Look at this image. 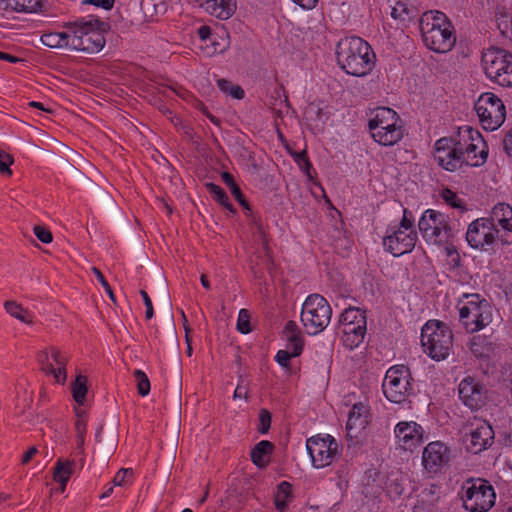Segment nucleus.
Instances as JSON below:
<instances>
[{
  "label": "nucleus",
  "mask_w": 512,
  "mask_h": 512,
  "mask_svg": "<svg viewBox=\"0 0 512 512\" xmlns=\"http://www.w3.org/2000/svg\"><path fill=\"white\" fill-rule=\"evenodd\" d=\"M336 58L340 68L355 77L367 76L376 64V55L369 43L357 36L345 37L338 42Z\"/></svg>",
  "instance_id": "obj_1"
},
{
  "label": "nucleus",
  "mask_w": 512,
  "mask_h": 512,
  "mask_svg": "<svg viewBox=\"0 0 512 512\" xmlns=\"http://www.w3.org/2000/svg\"><path fill=\"white\" fill-rule=\"evenodd\" d=\"M64 28L69 29L70 48L93 54L103 49L106 43L104 32L109 29V24L90 16L67 22Z\"/></svg>",
  "instance_id": "obj_2"
},
{
  "label": "nucleus",
  "mask_w": 512,
  "mask_h": 512,
  "mask_svg": "<svg viewBox=\"0 0 512 512\" xmlns=\"http://www.w3.org/2000/svg\"><path fill=\"white\" fill-rule=\"evenodd\" d=\"M419 27L425 46L431 51L447 53L454 47L455 29L443 12H425L419 19Z\"/></svg>",
  "instance_id": "obj_3"
},
{
  "label": "nucleus",
  "mask_w": 512,
  "mask_h": 512,
  "mask_svg": "<svg viewBox=\"0 0 512 512\" xmlns=\"http://www.w3.org/2000/svg\"><path fill=\"white\" fill-rule=\"evenodd\" d=\"M459 322L468 333L482 330L492 322L490 303L477 293H464L457 301Z\"/></svg>",
  "instance_id": "obj_4"
},
{
  "label": "nucleus",
  "mask_w": 512,
  "mask_h": 512,
  "mask_svg": "<svg viewBox=\"0 0 512 512\" xmlns=\"http://www.w3.org/2000/svg\"><path fill=\"white\" fill-rule=\"evenodd\" d=\"M418 228L428 244L443 246L452 243L457 229L450 217L438 210H425L419 221Z\"/></svg>",
  "instance_id": "obj_5"
},
{
  "label": "nucleus",
  "mask_w": 512,
  "mask_h": 512,
  "mask_svg": "<svg viewBox=\"0 0 512 512\" xmlns=\"http://www.w3.org/2000/svg\"><path fill=\"white\" fill-rule=\"evenodd\" d=\"M398 114L391 108L379 107L369 120L368 127L372 138L382 146H392L403 138V128Z\"/></svg>",
  "instance_id": "obj_6"
},
{
  "label": "nucleus",
  "mask_w": 512,
  "mask_h": 512,
  "mask_svg": "<svg viewBox=\"0 0 512 512\" xmlns=\"http://www.w3.org/2000/svg\"><path fill=\"white\" fill-rule=\"evenodd\" d=\"M421 344L429 357L436 361L446 359L453 346V334L447 325L430 320L422 328Z\"/></svg>",
  "instance_id": "obj_7"
},
{
  "label": "nucleus",
  "mask_w": 512,
  "mask_h": 512,
  "mask_svg": "<svg viewBox=\"0 0 512 512\" xmlns=\"http://www.w3.org/2000/svg\"><path fill=\"white\" fill-rule=\"evenodd\" d=\"M332 308L320 294L309 295L302 305L301 322L310 335L321 333L330 323Z\"/></svg>",
  "instance_id": "obj_8"
},
{
  "label": "nucleus",
  "mask_w": 512,
  "mask_h": 512,
  "mask_svg": "<svg viewBox=\"0 0 512 512\" xmlns=\"http://www.w3.org/2000/svg\"><path fill=\"white\" fill-rule=\"evenodd\" d=\"M412 376L405 365L390 367L384 377L382 389L385 397L392 403L402 404L413 395Z\"/></svg>",
  "instance_id": "obj_9"
},
{
  "label": "nucleus",
  "mask_w": 512,
  "mask_h": 512,
  "mask_svg": "<svg viewBox=\"0 0 512 512\" xmlns=\"http://www.w3.org/2000/svg\"><path fill=\"white\" fill-rule=\"evenodd\" d=\"M486 76L502 87H512V53L500 48L489 49L482 57Z\"/></svg>",
  "instance_id": "obj_10"
},
{
  "label": "nucleus",
  "mask_w": 512,
  "mask_h": 512,
  "mask_svg": "<svg viewBox=\"0 0 512 512\" xmlns=\"http://www.w3.org/2000/svg\"><path fill=\"white\" fill-rule=\"evenodd\" d=\"M474 108L481 125L486 130L494 131L505 121V105L494 93H482L475 102Z\"/></svg>",
  "instance_id": "obj_11"
},
{
  "label": "nucleus",
  "mask_w": 512,
  "mask_h": 512,
  "mask_svg": "<svg viewBox=\"0 0 512 512\" xmlns=\"http://www.w3.org/2000/svg\"><path fill=\"white\" fill-rule=\"evenodd\" d=\"M495 492L488 481L483 479L469 480L465 485L463 503L470 512H486L495 503Z\"/></svg>",
  "instance_id": "obj_12"
},
{
  "label": "nucleus",
  "mask_w": 512,
  "mask_h": 512,
  "mask_svg": "<svg viewBox=\"0 0 512 512\" xmlns=\"http://www.w3.org/2000/svg\"><path fill=\"white\" fill-rule=\"evenodd\" d=\"M499 232L500 230L494 228L488 218L482 217L469 224L466 240L473 249L492 251L499 240Z\"/></svg>",
  "instance_id": "obj_13"
},
{
  "label": "nucleus",
  "mask_w": 512,
  "mask_h": 512,
  "mask_svg": "<svg viewBox=\"0 0 512 512\" xmlns=\"http://www.w3.org/2000/svg\"><path fill=\"white\" fill-rule=\"evenodd\" d=\"M462 139L458 140L461 145L462 158L466 166L478 167L483 165L488 156V151L481 135L473 131L471 127L465 126L460 132Z\"/></svg>",
  "instance_id": "obj_14"
},
{
  "label": "nucleus",
  "mask_w": 512,
  "mask_h": 512,
  "mask_svg": "<svg viewBox=\"0 0 512 512\" xmlns=\"http://www.w3.org/2000/svg\"><path fill=\"white\" fill-rule=\"evenodd\" d=\"M306 448L313 466L317 469L329 466L338 454V443L331 435L309 438Z\"/></svg>",
  "instance_id": "obj_15"
},
{
  "label": "nucleus",
  "mask_w": 512,
  "mask_h": 512,
  "mask_svg": "<svg viewBox=\"0 0 512 512\" xmlns=\"http://www.w3.org/2000/svg\"><path fill=\"white\" fill-rule=\"evenodd\" d=\"M459 141L453 138H441L435 143L434 159L443 169L456 171L465 165Z\"/></svg>",
  "instance_id": "obj_16"
},
{
  "label": "nucleus",
  "mask_w": 512,
  "mask_h": 512,
  "mask_svg": "<svg viewBox=\"0 0 512 512\" xmlns=\"http://www.w3.org/2000/svg\"><path fill=\"white\" fill-rule=\"evenodd\" d=\"M464 443L469 452L478 454L487 449L493 442L494 431L484 420H475L466 426Z\"/></svg>",
  "instance_id": "obj_17"
},
{
  "label": "nucleus",
  "mask_w": 512,
  "mask_h": 512,
  "mask_svg": "<svg viewBox=\"0 0 512 512\" xmlns=\"http://www.w3.org/2000/svg\"><path fill=\"white\" fill-rule=\"evenodd\" d=\"M37 361L44 373L52 375L59 384L65 383L67 379L66 365L68 359L59 349L51 346L38 352Z\"/></svg>",
  "instance_id": "obj_18"
},
{
  "label": "nucleus",
  "mask_w": 512,
  "mask_h": 512,
  "mask_svg": "<svg viewBox=\"0 0 512 512\" xmlns=\"http://www.w3.org/2000/svg\"><path fill=\"white\" fill-rule=\"evenodd\" d=\"M418 239L417 232H409L388 227L383 237L384 250L394 257L410 253Z\"/></svg>",
  "instance_id": "obj_19"
},
{
  "label": "nucleus",
  "mask_w": 512,
  "mask_h": 512,
  "mask_svg": "<svg viewBox=\"0 0 512 512\" xmlns=\"http://www.w3.org/2000/svg\"><path fill=\"white\" fill-rule=\"evenodd\" d=\"M424 429L415 421H401L394 427V435L398 446L413 452L424 442Z\"/></svg>",
  "instance_id": "obj_20"
},
{
  "label": "nucleus",
  "mask_w": 512,
  "mask_h": 512,
  "mask_svg": "<svg viewBox=\"0 0 512 512\" xmlns=\"http://www.w3.org/2000/svg\"><path fill=\"white\" fill-rule=\"evenodd\" d=\"M450 449L441 441L427 444L422 453V465L431 475L439 473L450 462Z\"/></svg>",
  "instance_id": "obj_21"
},
{
  "label": "nucleus",
  "mask_w": 512,
  "mask_h": 512,
  "mask_svg": "<svg viewBox=\"0 0 512 512\" xmlns=\"http://www.w3.org/2000/svg\"><path fill=\"white\" fill-rule=\"evenodd\" d=\"M494 228L500 230L499 240L503 245L512 244V207L507 203L496 204L487 217Z\"/></svg>",
  "instance_id": "obj_22"
},
{
  "label": "nucleus",
  "mask_w": 512,
  "mask_h": 512,
  "mask_svg": "<svg viewBox=\"0 0 512 512\" xmlns=\"http://www.w3.org/2000/svg\"><path fill=\"white\" fill-rule=\"evenodd\" d=\"M459 398L471 410L480 409L486 399L484 386L472 377L464 378L458 387Z\"/></svg>",
  "instance_id": "obj_23"
},
{
  "label": "nucleus",
  "mask_w": 512,
  "mask_h": 512,
  "mask_svg": "<svg viewBox=\"0 0 512 512\" xmlns=\"http://www.w3.org/2000/svg\"><path fill=\"white\" fill-rule=\"evenodd\" d=\"M370 407L366 402L355 403L348 414L346 423L347 434L351 438L363 431L370 422Z\"/></svg>",
  "instance_id": "obj_24"
},
{
  "label": "nucleus",
  "mask_w": 512,
  "mask_h": 512,
  "mask_svg": "<svg viewBox=\"0 0 512 512\" xmlns=\"http://www.w3.org/2000/svg\"><path fill=\"white\" fill-rule=\"evenodd\" d=\"M286 339V349L292 351V355H301L304 347V340L301 331L295 321H288L283 330Z\"/></svg>",
  "instance_id": "obj_25"
},
{
  "label": "nucleus",
  "mask_w": 512,
  "mask_h": 512,
  "mask_svg": "<svg viewBox=\"0 0 512 512\" xmlns=\"http://www.w3.org/2000/svg\"><path fill=\"white\" fill-rule=\"evenodd\" d=\"M341 329L343 333L341 337L343 345L352 350L363 342L367 331V325H364V323L360 325H346L341 327Z\"/></svg>",
  "instance_id": "obj_26"
},
{
  "label": "nucleus",
  "mask_w": 512,
  "mask_h": 512,
  "mask_svg": "<svg viewBox=\"0 0 512 512\" xmlns=\"http://www.w3.org/2000/svg\"><path fill=\"white\" fill-rule=\"evenodd\" d=\"M207 5L210 6L211 10L205 11L221 20L230 18L236 11L234 0H207Z\"/></svg>",
  "instance_id": "obj_27"
},
{
  "label": "nucleus",
  "mask_w": 512,
  "mask_h": 512,
  "mask_svg": "<svg viewBox=\"0 0 512 512\" xmlns=\"http://www.w3.org/2000/svg\"><path fill=\"white\" fill-rule=\"evenodd\" d=\"M293 499V487L288 481H282L277 485L274 495V504L278 511L284 512Z\"/></svg>",
  "instance_id": "obj_28"
},
{
  "label": "nucleus",
  "mask_w": 512,
  "mask_h": 512,
  "mask_svg": "<svg viewBox=\"0 0 512 512\" xmlns=\"http://www.w3.org/2000/svg\"><path fill=\"white\" fill-rule=\"evenodd\" d=\"M391 16L401 24H405L417 16V10L406 1L398 0L392 7Z\"/></svg>",
  "instance_id": "obj_29"
},
{
  "label": "nucleus",
  "mask_w": 512,
  "mask_h": 512,
  "mask_svg": "<svg viewBox=\"0 0 512 512\" xmlns=\"http://www.w3.org/2000/svg\"><path fill=\"white\" fill-rule=\"evenodd\" d=\"M273 444L268 440L257 443L251 451V460L258 467H264L268 463L267 457L273 451Z\"/></svg>",
  "instance_id": "obj_30"
},
{
  "label": "nucleus",
  "mask_w": 512,
  "mask_h": 512,
  "mask_svg": "<svg viewBox=\"0 0 512 512\" xmlns=\"http://www.w3.org/2000/svg\"><path fill=\"white\" fill-rule=\"evenodd\" d=\"M5 8L16 12L36 13L42 11L41 0H4Z\"/></svg>",
  "instance_id": "obj_31"
},
{
  "label": "nucleus",
  "mask_w": 512,
  "mask_h": 512,
  "mask_svg": "<svg viewBox=\"0 0 512 512\" xmlns=\"http://www.w3.org/2000/svg\"><path fill=\"white\" fill-rule=\"evenodd\" d=\"M41 42L50 48L70 47L69 29L63 32H49L41 36Z\"/></svg>",
  "instance_id": "obj_32"
},
{
  "label": "nucleus",
  "mask_w": 512,
  "mask_h": 512,
  "mask_svg": "<svg viewBox=\"0 0 512 512\" xmlns=\"http://www.w3.org/2000/svg\"><path fill=\"white\" fill-rule=\"evenodd\" d=\"M367 325L366 314L365 311L355 308L349 307L345 309L340 315V325L341 327L349 326V325Z\"/></svg>",
  "instance_id": "obj_33"
},
{
  "label": "nucleus",
  "mask_w": 512,
  "mask_h": 512,
  "mask_svg": "<svg viewBox=\"0 0 512 512\" xmlns=\"http://www.w3.org/2000/svg\"><path fill=\"white\" fill-rule=\"evenodd\" d=\"M75 465L74 461H61L58 460L55 468L53 478L56 482L61 483L62 491L65 489L66 483L69 481L72 473L73 467Z\"/></svg>",
  "instance_id": "obj_34"
},
{
  "label": "nucleus",
  "mask_w": 512,
  "mask_h": 512,
  "mask_svg": "<svg viewBox=\"0 0 512 512\" xmlns=\"http://www.w3.org/2000/svg\"><path fill=\"white\" fill-rule=\"evenodd\" d=\"M5 311L12 317L18 319L19 321L26 323V324H32V316L30 312L24 308L21 304L17 303L16 301H6L4 303Z\"/></svg>",
  "instance_id": "obj_35"
},
{
  "label": "nucleus",
  "mask_w": 512,
  "mask_h": 512,
  "mask_svg": "<svg viewBox=\"0 0 512 512\" xmlns=\"http://www.w3.org/2000/svg\"><path fill=\"white\" fill-rule=\"evenodd\" d=\"M206 188L208 192L213 196V198L218 201L224 208L228 211L235 213L236 210L233 205L229 202V197L226 192L219 186L212 182L206 183Z\"/></svg>",
  "instance_id": "obj_36"
},
{
  "label": "nucleus",
  "mask_w": 512,
  "mask_h": 512,
  "mask_svg": "<svg viewBox=\"0 0 512 512\" xmlns=\"http://www.w3.org/2000/svg\"><path fill=\"white\" fill-rule=\"evenodd\" d=\"M87 377L78 375L72 384V395L78 404H83L87 395Z\"/></svg>",
  "instance_id": "obj_37"
},
{
  "label": "nucleus",
  "mask_w": 512,
  "mask_h": 512,
  "mask_svg": "<svg viewBox=\"0 0 512 512\" xmlns=\"http://www.w3.org/2000/svg\"><path fill=\"white\" fill-rule=\"evenodd\" d=\"M218 88L224 92L228 93L235 99H243L245 96L244 90L239 85H234L231 81L226 79H218L217 80Z\"/></svg>",
  "instance_id": "obj_38"
},
{
  "label": "nucleus",
  "mask_w": 512,
  "mask_h": 512,
  "mask_svg": "<svg viewBox=\"0 0 512 512\" xmlns=\"http://www.w3.org/2000/svg\"><path fill=\"white\" fill-rule=\"evenodd\" d=\"M133 376L137 382V391L141 396H147L150 392V381L145 372L142 370H135Z\"/></svg>",
  "instance_id": "obj_39"
},
{
  "label": "nucleus",
  "mask_w": 512,
  "mask_h": 512,
  "mask_svg": "<svg viewBox=\"0 0 512 512\" xmlns=\"http://www.w3.org/2000/svg\"><path fill=\"white\" fill-rule=\"evenodd\" d=\"M485 342L486 338L480 335L474 336L471 339L470 349L475 356L482 357L489 351V347L484 345Z\"/></svg>",
  "instance_id": "obj_40"
},
{
  "label": "nucleus",
  "mask_w": 512,
  "mask_h": 512,
  "mask_svg": "<svg viewBox=\"0 0 512 512\" xmlns=\"http://www.w3.org/2000/svg\"><path fill=\"white\" fill-rule=\"evenodd\" d=\"M133 471L132 469H120L112 480L113 486H126L132 482Z\"/></svg>",
  "instance_id": "obj_41"
},
{
  "label": "nucleus",
  "mask_w": 512,
  "mask_h": 512,
  "mask_svg": "<svg viewBox=\"0 0 512 512\" xmlns=\"http://www.w3.org/2000/svg\"><path fill=\"white\" fill-rule=\"evenodd\" d=\"M237 329L242 334H248L251 332L250 326V314L247 309H241L237 319Z\"/></svg>",
  "instance_id": "obj_42"
},
{
  "label": "nucleus",
  "mask_w": 512,
  "mask_h": 512,
  "mask_svg": "<svg viewBox=\"0 0 512 512\" xmlns=\"http://www.w3.org/2000/svg\"><path fill=\"white\" fill-rule=\"evenodd\" d=\"M294 160L299 165V167L306 173V175L311 178V170H313V167L307 156V152L303 150L299 153H296Z\"/></svg>",
  "instance_id": "obj_43"
},
{
  "label": "nucleus",
  "mask_w": 512,
  "mask_h": 512,
  "mask_svg": "<svg viewBox=\"0 0 512 512\" xmlns=\"http://www.w3.org/2000/svg\"><path fill=\"white\" fill-rule=\"evenodd\" d=\"M442 198L451 207L459 208L462 210L464 209L463 201L451 189H448V188L444 189L442 192Z\"/></svg>",
  "instance_id": "obj_44"
},
{
  "label": "nucleus",
  "mask_w": 512,
  "mask_h": 512,
  "mask_svg": "<svg viewBox=\"0 0 512 512\" xmlns=\"http://www.w3.org/2000/svg\"><path fill=\"white\" fill-rule=\"evenodd\" d=\"M271 426V413L267 409H261L259 412L258 432L261 434L268 433Z\"/></svg>",
  "instance_id": "obj_45"
},
{
  "label": "nucleus",
  "mask_w": 512,
  "mask_h": 512,
  "mask_svg": "<svg viewBox=\"0 0 512 512\" xmlns=\"http://www.w3.org/2000/svg\"><path fill=\"white\" fill-rule=\"evenodd\" d=\"M14 163V159L6 152L0 151V173L11 175L12 171L9 168Z\"/></svg>",
  "instance_id": "obj_46"
},
{
  "label": "nucleus",
  "mask_w": 512,
  "mask_h": 512,
  "mask_svg": "<svg viewBox=\"0 0 512 512\" xmlns=\"http://www.w3.org/2000/svg\"><path fill=\"white\" fill-rule=\"evenodd\" d=\"M34 234L35 236L43 243H50L53 240L52 233L49 229H47L44 226L36 225L34 227Z\"/></svg>",
  "instance_id": "obj_47"
},
{
  "label": "nucleus",
  "mask_w": 512,
  "mask_h": 512,
  "mask_svg": "<svg viewBox=\"0 0 512 512\" xmlns=\"http://www.w3.org/2000/svg\"><path fill=\"white\" fill-rule=\"evenodd\" d=\"M298 355H292V351L288 350V349H284V350H279L275 356V360L277 361V363L284 367V368H288L289 367V364H290V359L293 358V357H297Z\"/></svg>",
  "instance_id": "obj_48"
},
{
  "label": "nucleus",
  "mask_w": 512,
  "mask_h": 512,
  "mask_svg": "<svg viewBox=\"0 0 512 512\" xmlns=\"http://www.w3.org/2000/svg\"><path fill=\"white\" fill-rule=\"evenodd\" d=\"M92 271L95 274L97 280L102 285V287L105 289L106 293L109 295L110 299L115 301V296H114L113 290H112L111 286L109 285V283L107 282V280L105 279L102 272L96 267H93Z\"/></svg>",
  "instance_id": "obj_49"
},
{
  "label": "nucleus",
  "mask_w": 512,
  "mask_h": 512,
  "mask_svg": "<svg viewBox=\"0 0 512 512\" xmlns=\"http://www.w3.org/2000/svg\"><path fill=\"white\" fill-rule=\"evenodd\" d=\"M502 146L504 153L512 158V127L506 131H504Z\"/></svg>",
  "instance_id": "obj_50"
},
{
  "label": "nucleus",
  "mask_w": 512,
  "mask_h": 512,
  "mask_svg": "<svg viewBox=\"0 0 512 512\" xmlns=\"http://www.w3.org/2000/svg\"><path fill=\"white\" fill-rule=\"evenodd\" d=\"M140 295L146 307L145 318L147 320H150L154 315V309L151 298L149 297L148 293L145 290H140Z\"/></svg>",
  "instance_id": "obj_51"
},
{
  "label": "nucleus",
  "mask_w": 512,
  "mask_h": 512,
  "mask_svg": "<svg viewBox=\"0 0 512 512\" xmlns=\"http://www.w3.org/2000/svg\"><path fill=\"white\" fill-rule=\"evenodd\" d=\"M115 0H83V5H93L95 7H100L105 10H111L114 6Z\"/></svg>",
  "instance_id": "obj_52"
},
{
  "label": "nucleus",
  "mask_w": 512,
  "mask_h": 512,
  "mask_svg": "<svg viewBox=\"0 0 512 512\" xmlns=\"http://www.w3.org/2000/svg\"><path fill=\"white\" fill-rule=\"evenodd\" d=\"M75 430L79 438V445L84 443V435L86 433V420L83 417H78L75 422Z\"/></svg>",
  "instance_id": "obj_53"
},
{
  "label": "nucleus",
  "mask_w": 512,
  "mask_h": 512,
  "mask_svg": "<svg viewBox=\"0 0 512 512\" xmlns=\"http://www.w3.org/2000/svg\"><path fill=\"white\" fill-rule=\"evenodd\" d=\"M231 190V193L234 195L235 199L243 206V208L251 212V207L249 203L245 200V197L238 185L234 186Z\"/></svg>",
  "instance_id": "obj_54"
},
{
  "label": "nucleus",
  "mask_w": 512,
  "mask_h": 512,
  "mask_svg": "<svg viewBox=\"0 0 512 512\" xmlns=\"http://www.w3.org/2000/svg\"><path fill=\"white\" fill-rule=\"evenodd\" d=\"M197 33L200 39L205 43H208L210 40H212L213 36L215 35L212 32V29L207 25L200 26Z\"/></svg>",
  "instance_id": "obj_55"
},
{
  "label": "nucleus",
  "mask_w": 512,
  "mask_h": 512,
  "mask_svg": "<svg viewBox=\"0 0 512 512\" xmlns=\"http://www.w3.org/2000/svg\"><path fill=\"white\" fill-rule=\"evenodd\" d=\"M395 229L409 232H416L414 228V219L402 218L398 226H394Z\"/></svg>",
  "instance_id": "obj_56"
},
{
  "label": "nucleus",
  "mask_w": 512,
  "mask_h": 512,
  "mask_svg": "<svg viewBox=\"0 0 512 512\" xmlns=\"http://www.w3.org/2000/svg\"><path fill=\"white\" fill-rule=\"evenodd\" d=\"M234 398L248 399V388L245 385L238 383V385L234 391Z\"/></svg>",
  "instance_id": "obj_57"
},
{
  "label": "nucleus",
  "mask_w": 512,
  "mask_h": 512,
  "mask_svg": "<svg viewBox=\"0 0 512 512\" xmlns=\"http://www.w3.org/2000/svg\"><path fill=\"white\" fill-rule=\"evenodd\" d=\"M221 177L223 182L229 187V189H232L234 186L237 185V183L234 180V177L229 172H223Z\"/></svg>",
  "instance_id": "obj_58"
},
{
  "label": "nucleus",
  "mask_w": 512,
  "mask_h": 512,
  "mask_svg": "<svg viewBox=\"0 0 512 512\" xmlns=\"http://www.w3.org/2000/svg\"><path fill=\"white\" fill-rule=\"evenodd\" d=\"M38 450L35 446L30 447L22 457V464H27L36 454Z\"/></svg>",
  "instance_id": "obj_59"
},
{
  "label": "nucleus",
  "mask_w": 512,
  "mask_h": 512,
  "mask_svg": "<svg viewBox=\"0 0 512 512\" xmlns=\"http://www.w3.org/2000/svg\"><path fill=\"white\" fill-rule=\"evenodd\" d=\"M208 43H210L214 47V51H213L214 53H222L226 49V45L225 44L221 45L217 41L216 35H214L212 40H210Z\"/></svg>",
  "instance_id": "obj_60"
},
{
  "label": "nucleus",
  "mask_w": 512,
  "mask_h": 512,
  "mask_svg": "<svg viewBox=\"0 0 512 512\" xmlns=\"http://www.w3.org/2000/svg\"><path fill=\"white\" fill-rule=\"evenodd\" d=\"M0 60L8 61L10 63H18L19 61H21L20 58L2 51H0Z\"/></svg>",
  "instance_id": "obj_61"
},
{
  "label": "nucleus",
  "mask_w": 512,
  "mask_h": 512,
  "mask_svg": "<svg viewBox=\"0 0 512 512\" xmlns=\"http://www.w3.org/2000/svg\"><path fill=\"white\" fill-rule=\"evenodd\" d=\"M246 214H247V216H248V215H251V216H252V223L257 227V229H258L259 233H260V234H263V233H264V231H263V227H262V223H261L260 219H259V218H257V217H255V216H253V215H252V211H251V212H248V211H247V213H246Z\"/></svg>",
  "instance_id": "obj_62"
},
{
  "label": "nucleus",
  "mask_w": 512,
  "mask_h": 512,
  "mask_svg": "<svg viewBox=\"0 0 512 512\" xmlns=\"http://www.w3.org/2000/svg\"><path fill=\"white\" fill-rule=\"evenodd\" d=\"M114 487L113 484H108L106 485V489L105 491L100 495V499H104V498H107L109 497L112 493H113V490H114Z\"/></svg>",
  "instance_id": "obj_63"
},
{
  "label": "nucleus",
  "mask_w": 512,
  "mask_h": 512,
  "mask_svg": "<svg viewBox=\"0 0 512 512\" xmlns=\"http://www.w3.org/2000/svg\"><path fill=\"white\" fill-rule=\"evenodd\" d=\"M200 281H201V284L202 286L205 288V289H210V282L207 278V276L205 274H202L201 277H200Z\"/></svg>",
  "instance_id": "obj_64"
}]
</instances>
